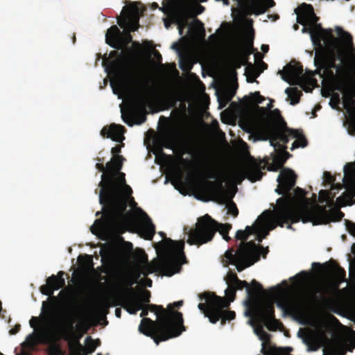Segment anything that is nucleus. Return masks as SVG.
I'll use <instances>...</instances> for the list:
<instances>
[{
    "instance_id": "nucleus-6",
    "label": "nucleus",
    "mask_w": 355,
    "mask_h": 355,
    "mask_svg": "<svg viewBox=\"0 0 355 355\" xmlns=\"http://www.w3.org/2000/svg\"><path fill=\"white\" fill-rule=\"evenodd\" d=\"M273 147L276 154L272 157V163L269 166V170L277 171L281 169L277 179L278 187L275 191L279 195L291 193L290 191L295 186L297 175L292 169L283 167L291 155L286 151V144H284L282 141H279V145Z\"/></svg>"
},
{
    "instance_id": "nucleus-34",
    "label": "nucleus",
    "mask_w": 355,
    "mask_h": 355,
    "mask_svg": "<svg viewBox=\"0 0 355 355\" xmlns=\"http://www.w3.org/2000/svg\"><path fill=\"white\" fill-rule=\"evenodd\" d=\"M243 99L248 103H255L257 108L258 110H260L264 112H266V108L265 107H261L257 104L261 103L264 100L265 98L262 96L259 92H255L254 93H251L249 96H245Z\"/></svg>"
},
{
    "instance_id": "nucleus-2",
    "label": "nucleus",
    "mask_w": 355,
    "mask_h": 355,
    "mask_svg": "<svg viewBox=\"0 0 355 355\" xmlns=\"http://www.w3.org/2000/svg\"><path fill=\"white\" fill-rule=\"evenodd\" d=\"M124 159L121 155L113 157L107 163V174L103 173L101 175V181L99 182V187H101L99 202L103 205L104 214L103 218L96 219L91 227L93 234L104 230L107 225L118 234H123L128 230L129 216L125 213L127 201L116 193V187L113 182V178L121 169Z\"/></svg>"
},
{
    "instance_id": "nucleus-10",
    "label": "nucleus",
    "mask_w": 355,
    "mask_h": 355,
    "mask_svg": "<svg viewBox=\"0 0 355 355\" xmlns=\"http://www.w3.org/2000/svg\"><path fill=\"white\" fill-rule=\"evenodd\" d=\"M165 243V248L173 252L175 256L162 260L159 268L164 275L171 277L179 272L181 270V265L186 263V257L183 251L184 242L166 239Z\"/></svg>"
},
{
    "instance_id": "nucleus-59",
    "label": "nucleus",
    "mask_w": 355,
    "mask_h": 355,
    "mask_svg": "<svg viewBox=\"0 0 355 355\" xmlns=\"http://www.w3.org/2000/svg\"><path fill=\"white\" fill-rule=\"evenodd\" d=\"M150 305V304L146 306L143 305V308L141 309V312L140 313V317L143 318V319H146V316L148 314V311H151Z\"/></svg>"
},
{
    "instance_id": "nucleus-26",
    "label": "nucleus",
    "mask_w": 355,
    "mask_h": 355,
    "mask_svg": "<svg viewBox=\"0 0 355 355\" xmlns=\"http://www.w3.org/2000/svg\"><path fill=\"white\" fill-rule=\"evenodd\" d=\"M303 11L301 15H297V21L306 26L307 23L315 24L318 20V17L314 13L313 7L311 4L303 3Z\"/></svg>"
},
{
    "instance_id": "nucleus-63",
    "label": "nucleus",
    "mask_w": 355,
    "mask_h": 355,
    "mask_svg": "<svg viewBox=\"0 0 355 355\" xmlns=\"http://www.w3.org/2000/svg\"><path fill=\"white\" fill-rule=\"evenodd\" d=\"M20 329H21V325L19 324H15V326L13 328H12L9 331V333L11 335H15L19 331Z\"/></svg>"
},
{
    "instance_id": "nucleus-64",
    "label": "nucleus",
    "mask_w": 355,
    "mask_h": 355,
    "mask_svg": "<svg viewBox=\"0 0 355 355\" xmlns=\"http://www.w3.org/2000/svg\"><path fill=\"white\" fill-rule=\"evenodd\" d=\"M329 192L327 190H320L319 192V196L320 198H324L326 200L329 198Z\"/></svg>"
},
{
    "instance_id": "nucleus-8",
    "label": "nucleus",
    "mask_w": 355,
    "mask_h": 355,
    "mask_svg": "<svg viewBox=\"0 0 355 355\" xmlns=\"http://www.w3.org/2000/svg\"><path fill=\"white\" fill-rule=\"evenodd\" d=\"M231 228V224L218 223L209 215L205 214L198 218L196 227L190 232L187 242L190 245H200L211 241L217 231L225 236Z\"/></svg>"
},
{
    "instance_id": "nucleus-53",
    "label": "nucleus",
    "mask_w": 355,
    "mask_h": 355,
    "mask_svg": "<svg viewBox=\"0 0 355 355\" xmlns=\"http://www.w3.org/2000/svg\"><path fill=\"white\" fill-rule=\"evenodd\" d=\"M236 239L237 240H241V243H240V245L243 243H246L247 242H245L248 240V236L246 234V232H244L243 230H238L236 232Z\"/></svg>"
},
{
    "instance_id": "nucleus-29",
    "label": "nucleus",
    "mask_w": 355,
    "mask_h": 355,
    "mask_svg": "<svg viewBox=\"0 0 355 355\" xmlns=\"http://www.w3.org/2000/svg\"><path fill=\"white\" fill-rule=\"evenodd\" d=\"M332 266H329V263H325L324 264L322 265L320 263H313L312 266L313 267H318L320 268H325L327 267L329 268V272H333L334 275V279L342 282L345 281V270L337 265L334 262V261H332Z\"/></svg>"
},
{
    "instance_id": "nucleus-15",
    "label": "nucleus",
    "mask_w": 355,
    "mask_h": 355,
    "mask_svg": "<svg viewBox=\"0 0 355 355\" xmlns=\"http://www.w3.org/2000/svg\"><path fill=\"white\" fill-rule=\"evenodd\" d=\"M272 125H276L282 130H284L286 128H288L278 109H275L270 112L267 121L263 125L261 131L257 135L259 140H269L271 144V139H276L275 135H273L270 131V128Z\"/></svg>"
},
{
    "instance_id": "nucleus-47",
    "label": "nucleus",
    "mask_w": 355,
    "mask_h": 355,
    "mask_svg": "<svg viewBox=\"0 0 355 355\" xmlns=\"http://www.w3.org/2000/svg\"><path fill=\"white\" fill-rule=\"evenodd\" d=\"M236 289L232 285H228V287L225 290L226 297H225L227 301L233 302L236 297Z\"/></svg>"
},
{
    "instance_id": "nucleus-49",
    "label": "nucleus",
    "mask_w": 355,
    "mask_h": 355,
    "mask_svg": "<svg viewBox=\"0 0 355 355\" xmlns=\"http://www.w3.org/2000/svg\"><path fill=\"white\" fill-rule=\"evenodd\" d=\"M348 260L349 261V275L352 279H355V256L352 257L351 254H348Z\"/></svg>"
},
{
    "instance_id": "nucleus-30",
    "label": "nucleus",
    "mask_w": 355,
    "mask_h": 355,
    "mask_svg": "<svg viewBox=\"0 0 355 355\" xmlns=\"http://www.w3.org/2000/svg\"><path fill=\"white\" fill-rule=\"evenodd\" d=\"M343 182L347 184L349 182L352 187L353 193L355 196V162L347 163L344 167Z\"/></svg>"
},
{
    "instance_id": "nucleus-42",
    "label": "nucleus",
    "mask_w": 355,
    "mask_h": 355,
    "mask_svg": "<svg viewBox=\"0 0 355 355\" xmlns=\"http://www.w3.org/2000/svg\"><path fill=\"white\" fill-rule=\"evenodd\" d=\"M37 344V337L35 334H29L24 343L22 344L23 347L28 349H33Z\"/></svg>"
},
{
    "instance_id": "nucleus-13",
    "label": "nucleus",
    "mask_w": 355,
    "mask_h": 355,
    "mask_svg": "<svg viewBox=\"0 0 355 355\" xmlns=\"http://www.w3.org/2000/svg\"><path fill=\"white\" fill-rule=\"evenodd\" d=\"M234 278V284L232 286L235 288L236 291L242 290L245 288L249 298L255 299L259 297L260 295H265L267 293V291L263 289L262 285L255 279L251 282V287H250L246 281L239 279L237 275H235ZM279 289V287L278 286L277 287H272L268 291V294L271 297H274Z\"/></svg>"
},
{
    "instance_id": "nucleus-55",
    "label": "nucleus",
    "mask_w": 355,
    "mask_h": 355,
    "mask_svg": "<svg viewBox=\"0 0 355 355\" xmlns=\"http://www.w3.org/2000/svg\"><path fill=\"white\" fill-rule=\"evenodd\" d=\"M306 194V191L300 187H297L294 189V195L300 200L304 199Z\"/></svg>"
},
{
    "instance_id": "nucleus-7",
    "label": "nucleus",
    "mask_w": 355,
    "mask_h": 355,
    "mask_svg": "<svg viewBox=\"0 0 355 355\" xmlns=\"http://www.w3.org/2000/svg\"><path fill=\"white\" fill-rule=\"evenodd\" d=\"M247 315L251 318L249 322L257 336L265 331L263 326L269 331H275L283 325L275 318L274 302L272 300L256 303Z\"/></svg>"
},
{
    "instance_id": "nucleus-45",
    "label": "nucleus",
    "mask_w": 355,
    "mask_h": 355,
    "mask_svg": "<svg viewBox=\"0 0 355 355\" xmlns=\"http://www.w3.org/2000/svg\"><path fill=\"white\" fill-rule=\"evenodd\" d=\"M259 339L262 341V347L261 352L262 353L263 349H268L270 346V335L266 331L263 332L261 336H259Z\"/></svg>"
},
{
    "instance_id": "nucleus-3",
    "label": "nucleus",
    "mask_w": 355,
    "mask_h": 355,
    "mask_svg": "<svg viewBox=\"0 0 355 355\" xmlns=\"http://www.w3.org/2000/svg\"><path fill=\"white\" fill-rule=\"evenodd\" d=\"M119 51L110 53V57L115 58L110 62L111 70L119 78L121 84L125 83L136 89L135 105L137 108L145 110L151 94L141 62L130 49Z\"/></svg>"
},
{
    "instance_id": "nucleus-1",
    "label": "nucleus",
    "mask_w": 355,
    "mask_h": 355,
    "mask_svg": "<svg viewBox=\"0 0 355 355\" xmlns=\"http://www.w3.org/2000/svg\"><path fill=\"white\" fill-rule=\"evenodd\" d=\"M270 211H266L259 217L268 232L279 225L282 227L287 225L288 229H292L291 224L300 221L306 223L311 222L313 225H327L330 222L340 221L345 214L340 209L327 210L324 206L309 207L307 203L295 202L292 193L286 194V197L277 200L273 221L270 220Z\"/></svg>"
},
{
    "instance_id": "nucleus-38",
    "label": "nucleus",
    "mask_w": 355,
    "mask_h": 355,
    "mask_svg": "<svg viewBox=\"0 0 355 355\" xmlns=\"http://www.w3.org/2000/svg\"><path fill=\"white\" fill-rule=\"evenodd\" d=\"M285 92L288 94V98H291V105H295L300 102V96L302 94L296 87H288Z\"/></svg>"
},
{
    "instance_id": "nucleus-43",
    "label": "nucleus",
    "mask_w": 355,
    "mask_h": 355,
    "mask_svg": "<svg viewBox=\"0 0 355 355\" xmlns=\"http://www.w3.org/2000/svg\"><path fill=\"white\" fill-rule=\"evenodd\" d=\"M323 178L324 182H326L329 184H332V189H340L342 188V184H340V183L334 184L335 178L333 175H331V174L329 172L324 171L323 174Z\"/></svg>"
},
{
    "instance_id": "nucleus-57",
    "label": "nucleus",
    "mask_w": 355,
    "mask_h": 355,
    "mask_svg": "<svg viewBox=\"0 0 355 355\" xmlns=\"http://www.w3.org/2000/svg\"><path fill=\"white\" fill-rule=\"evenodd\" d=\"M50 355H62V351L58 345H54L51 347Z\"/></svg>"
},
{
    "instance_id": "nucleus-31",
    "label": "nucleus",
    "mask_w": 355,
    "mask_h": 355,
    "mask_svg": "<svg viewBox=\"0 0 355 355\" xmlns=\"http://www.w3.org/2000/svg\"><path fill=\"white\" fill-rule=\"evenodd\" d=\"M344 40L347 50L346 60L350 64L355 66V46L354 47L352 37L349 33H345Z\"/></svg>"
},
{
    "instance_id": "nucleus-24",
    "label": "nucleus",
    "mask_w": 355,
    "mask_h": 355,
    "mask_svg": "<svg viewBox=\"0 0 355 355\" xmlns=\"http://www.w3.org/2000/svg\"><path fill=\"white\" fill-rule=\"evenodd\" d=\"M124 131L125 128L123 125L112 123L110 126H104L101 131V135L103 137L110 138L114 141L120 142L124 138L123 136Z\"/></svg>"
},
{
    "instance_id": "nucleus-11",
    "label": "nucleus",
    "mask_w": 355,
    "mask_h": 355,
    "mask_svg": "<svg viewBox=\"0 0 355 355\" xmlns=\"http://www.w3.org/2000/svg\"><path fill=\"white\" fill-rule=\"evenodd\" d=\"M270 132L275 135L276 139H271L270 145L272 146H276L279 145V141H282L284 144H286L291 137L296 138V140L292 144L291 149H294L299 147H305L308 144V141L299 130H293L289 128H286L284 130H279L276 125H272L270 128Z\"/></svg>"
},
{
    "instance_id": "nucleus-16",
    "label": "nucleus",
    "mask_w": 355,
    "mask_h": 355,
    "mask_svg": "<svg viewBox=\"0 0 355 355\" xmlns=\"http://www.w3.org/2000/svg\"><path fill=\"white\" fill-rule=\"evenodd\" d=\"M211 306H214V315L210 318V322L216 324L220 319H221V324L224 325L226 320H232L236 317V313L234 311L226 310L230 306V302L227 301L225 297H219L216 298L214 302H211Z\"/></svg>"
},
{
    "instance_id": "nucleus-40",
    "label": "nucleus",
    "mask_w": 355,
    "mask_h": 355,
    "mask_svg": "<svg viewBox=\"0 0 355 355\" xmlns=\"http://www.w3.org/2000/svg\"><path fill=\"white\" fill-rule=\"evenodd\" d=\"M245 72L248 73V82L252 83L260 74L261 71H259L257 67L250 62H247Z\"/></svg>"
},
{
    "instance_id": "nucleus-9",
    "label": "nucleus",
    "mask_w": 355,
    "mask_h": 355,
    "mask_svg": "<svg viewBox=\"0 0 355 355\" xmlns=\"http://www.w3.org/2000/svg\"><path fill=\"white\" fill-rule=\"evenodd\" d=\"M224 265H235L239 272L253 265L260 259V252L254 241L239 245L236 252L234 249H230L225 253Z\"/></svg>"
},
{
    "instance_id": "nucleus-37",
    "label": "nucleus",
    "mask_w": 355,
    "mask_h": 355,
    "mask_svg": "<svg viewBox=\"0 0 355 355\" xmlns=\"http://www.w3.org/2000/svg\"><path fill=\"white\" fill-rule=\"evenodd\" d=\"M116 175H118V178H116V176L114 177L113 178V182H114V180L116 179V180L118 182L119 184H123L124 186V189L125 190V192L128 194V195H130L132 192V189L131 187L126 184H125V173H121V172H118ZM114 185H115V187H116V193L120 196L122 199L125 200L126 201V200L125 198H123L119 193V191H118V187L116 185L115 183H114Z\"/></svg>"
},
{
    "instance_id": "nucleus-19",
    "label": "nucleus",
    "mask_w": 355,
    "mask_h": 355,
    "mask_svg": "<svg viewBox=\"0 0 355 355\" xmlns=\"http://www.w3.org/2000/svg\"><path fill=\"white\" fill-rule=\"evenodd\" d=\"M116 297L119 302L116 305H121L130 314H136L143 308L141 300L138 297L127 296L126 291H123L120 297Z\"/></svg>"
},
{
    "instance_id": "nucleus-22",
    "label": "nucleus",
    "mask_w": 355,
    "mask_h": 355,
    "mask_svg": "<svg viewBox=\"0 0 355 355\" xmlns=\"http://www.w3.org/2000/svg\"><path fill=\"white\" fill-rule=\"evenodd\" d=\"M142 222L139 225V232L146 240H152L155 234V227L148 214L141 211Z\"/></svg>"
},
{
    "instance_id": "nucleus-39",
    "label": "nucleus",
    "mask_w": 355,
    "mask_h": 355,
    "mask_svg": "<svg viewBox=\"0 0 355 355\" xmlns=\"http://www.w3.org/2000/svg\"><path fill=\"white\" fill-rule=\"evenodd\" d=\"M319 62H320V64L322 65L324 67H327V68L330 67V68H336V69L339 68V67L336 65L334 58H333L331 60H327V58L323 54H321V55L316 54L315 55V65H317Z\"/></svg>"
},
{
    "instance_id": "nucleus-56",
    "label": "nucleus",
    "mask_w": 355,
    "mask_h": 355,
    "mask_svg": "<svg viewBox=\"0 0 355 355\" xmlns=\"http://www.w3.org/2000/svg\"><path fill=\"white\" fill-rule=\"evenodd\" d=\"M97 160L99 162L98 163H97L96 164V168L100 171H102L103 173H105V174H107V166H105L103 164V159H100V158H97Z\"/></svg>"
},
{
    "instance_id": "nucleus-23",
    "label": "nucleus",
    "mask_w": 355,
    "mask_h": 355,
    "mask_svg": "<svg viewBox=\"0 0 355 355\" xmlns=\"http://www.w3.org/2000/svg\"><path fill=\"white\" fill-rule=\"evenodd\" d=\"M220 296L216 295L214 293L205 292L199 295L201 300H205L206 303L198 304V309L204 313L205 316L209 318L214 315V306H211V302H214L216 298H219Z\"/></svg>"
},
{
    "instance_id": "nucleus-62",
    "label": "nucleus",
    "mask_w": 355,
    "mask_h": 355,
    "mask_svg": "<svg viewBox=\"0 0 355 355\" xmlns=\"http://www.w3.org/2000/svg\"><path fill=\"white\" fill-rule=\"evenodd\" d=\"M121 145L116 146L112 148L111 153L114 155V157L116 155H119V153H121Z\"/></svg>"
},
{
    "instance_id": "nucleus-32",
    "label": "nucleus",
    "mask_w": 355,
    "mask_h": 355,
    "mask_svg": "<svg viewBox=\"0 0 355 355\" xmlns=\"http://www.w3.org/2000/svg\"><path fill=\"white\" fill-rule=\"evenodd\" d=\"M121 279L122 284L124 286L120 288L116 294V296L120 297V294L123 291H126L127 296H132L135 294V292L132 286L137 283L136 281L134 280L133 277L130 275L123 276Z\"/></svg>"
},
{
    "instance_id": "nucleus-48",
    "label": "nucleus",
    "mask_w": 355,
    "mask_h": 355,
    "mask_svg": "<svg viewBox=\"0 0 355 355\" xmlns=\"http://www.w3.org/2000/svg\"><path fill=\"white\" fill-rule=\"evenodd\" d=\"M85 347L87 349L89 352L93 353L96 350L97 345H96V342L92 338L91 336H87L85 338Z\"/></svg>"
},
{
    "instance_id": "nucleus-18",
    "label": "nucleus",
    "mask_w": 355,
    "mask_h": 355,
    "mask_svg": "<svg viewBox=\"0 0 355 355\" xmlns=\"http://www.w3.org/2000/svg\"><path fill=\"white\" fill-rule=\"evenodd\" d=\"M355 348V342L348 343V340L339 339L334 340L323 349L322 355H345Z\"/></svg>"
},
{
    "instance_id": "nucleus-60",
    "label": "nucleus",
    "mask_w": 355,
    "mask_h": 355,
    "mask_svg": "<svg viewBox=\"0 0 355 355\" xmlns=\"http://www.w3.org/2000/svg\"><path fill=\"white\" fill-rule=\"evenodd\" d=\"M257 225L254 226H246L244 232H246V234L249 236L250 235L257 232Z\"/></svg>"
},
{
    "instance_id": "nucleus-17",
    "label": "nucleus",
    "mask_w": 355,
    "mask_h": 355,
    "mask_svg": "<svg viewBox=\"0 0 355 355\" xmlns=\"http://www.w3.org/2000/svg\"><path fill=\"white\" fill-rule=\"evenodd\" d=\"M64 272L59 271L57 275H52L46 279V284L40 286V292L45 295L52 296L54 291L65 286Z\"/></svg>"
},
{
    "instance_id": "nucleus-41",
    "label": "nucleus",
    "mask_w": 355,
    "mask_h": 355,
    "mask_svg": "<svg viewBox=\"0 0 355 355\" xmlns=\"http://www.w3.org/2000/svg\"><path fill=\"white\" fill-rule=\"evenodd\" d=\"M80 337V336L74 340L73 343H70V347L76 350L77 355H88L91 354L85 347L80 344L79 341Z\"/></svg>"
},
{
    "instance_id": "nucleus-28",
    "label": "nucleus",
    "mask_w": 355,
    "mask_h": 355,
    "mask_svg": "<svg viewBox=\"0 0 355 355\" xmlns=\"http://www.w3.org/2000/svg\"><path fill=\"white\" fill-rule=\"evenodd\" d=\"M61 336H63L66 340L68 338L67 329L66 327H62L56 329H49L42 334L43 340L46 343L55 342L60 339Z\"/></svg>"
},
{
    "instance_id": "nucleus-50",
    "label": "nucleus",
    "mask_w": 355,
    "mask_h": 355,
    "mask_svg": "<svg viewBox=\"0 0 355 355\" xmlns=\"http://www.w3.org/2000/svg\"><path fill=\"white\" fill-rule=\"evenodd\" d=\"M178 144V137L176 134L171 135L167 139L165 146L168 148H173Z\"/></svg>"
},
{
    "instance_id": "nucleus-54",
    "label": "nucleus",
    "mask_w": 355,
    "mask_h": 355,
    "mask_svg": "<svg viewBox=\"0 0 355 355\" xmlns=\"http://www.w3.org/2000/svg\"><path fill=\"white\" fill-rule=\"evenodd\" d=\"M345 226L348 232L355 236V223H353L349 220H345Z\"/></svg>"
},
{
    "instance_id": "nucleus-4",
    "label": "nucleus",
    "mask_w": 355,
    "mask_h": 355,
    "mask_svg": "<svg viewBox=\"0 0 355 355\" xmlns=\"http://www.w3.org/2000/svg\"><path fill=\"white\" fill-rule=\"evenodd\" d=\"M183 304L180 300L169 304L166 309L162 305H150L151 312L157 315V320L150 318L142 319L139 331L146 336L150 337L158 345L160 342L178 337L186 331L182 313L175 311Z\"/></svg>"
},
{
    "instance_id": "nucleus-36",
    "label": "nucleus",
    "mask_w": 355,
    "mask_h": 355,
    "mask_svg": "<svg viewBox=\"0 0 355 355\" xmlns=\"http://www.w3.org/2000/svg\"><path fill=\"white\" fill-rule=\"evenodd\" d=\"M169 19L172 23L176 24L178 25L179 33L180 35H182L183 33V30L186 28L187 25V13L169 17Z\"/></svg>"
},
{
    "instance_id": "nucleus-52",
    "label": "nucleus",
    "mask_w": 355,
    "mask_h": 355,
    "mask_svg": "<svg viewBox=\"0 0 355 355\" xmlns=\"http://www.w3.org/2000/svg\"><path fill=\"white\" fill-rule=\"evenodd\" d=\"M277 306L286 313L290 309L289 303L285 300H279L277 302Z\"/></svg>"
},
{
    "instance_id": "nucleus-20",
    "label": "nucleus",
    "mask_w": 355,
    "mask_h": 355,
    "mask_svg": "<svg viewBox=\"0 0 355 355\" xmlns=\"http://www.w3.org/2000/svg\"><path fill=\"white\" fill-rule=\"evenodd\" d=\"M159 10L167 15L168 18L187 13L182 7V0H164Z\"/></svg>"
},
{
    "instance_id": "nucleus-61",
    "label": "nucleus",
    "mask_w": 355,
    "mask_h": 355,
    "mask_svg": "<svg viewBox=\"0 0 355 355\" xmlns=\"http://www.w3.org/2000/svg\"><path fill=\"white\" fill-rule=\"evenodd\" d=\"M261 230H263V232H266V234L264 235H261L258 234V241L261 242L263 239L266 237L267 235H268V230L266 227H262L261 228Z\"/></svg>"
},
{
    "instance_id": "nucleus-12",
    "label": "nucleus",
    "mask_w": 355,
    "mask_h": 355,
    "mask_svg": "<svg viewBox=\"0 0 355 355\" xmlns=\"http://www.w3.org/2000/svg\"><path fill=\"white\" fill-rule=\"evenodd\" d=\"M223 183V181L221 180L216 181L207 180L204 182L202 187L213 198L223 200V201L230 200V202L227 206V212L236 217L239 214V209L236 205L231 200L233 196L227 198L225 196Z\"/></svg>"
},
{
    "instance_id": "nucleus-5",
    "label": "nucleus",
    "mask_w": 355,
    "mask_h": 355,
    "mask_svg": "<svg viewBox=\"0 0 355 355\" xmlns=\"http://www.w3.org/2000/svg\"><path fill=\"white\" fill-rule=\"evenodd\" d=\"M139 2H132L123 7L121 16L118 18L117 22L123 31H121L117 26L113 25L107 29L105 34L106 43L111 47L117 50H128V46L132 43L134 46H140L138 42H132L131 32L139 29V19L146 10L145 8L140 7Z\"/></svg>"
},
{
    "instance_id": "nucleus-44",
    "label": "nucleus",
    "mask_w": 355,
    "mask_h": 355,
    "mask_svg": "<svg viewBox=\"0 0 355 355\" xmlns=\"http://www.w3.org/2000/svg\"><path fill=\"white\" fill-rule=\"evenodd\" d=\"M235 94L236 89L227 87L223 91L221 98L225 101V103H227L232 100Z\"/></svg>"
},
{
    "instance_id": "nucleus-51",
    "label": "nucleus",
    "mask_w": 355,
    "mask_h": 355,
    "mask_svg": "<svg viewBox=\"0 0 355 355\" xmlns=\"http://www.w3.org/2000/svg\"><path fill=\"white\" fill-rule=\"evenodd\" d=\"M78 318V313L76 311L73 312L67 318V327L71 329H73V324L74 322Z\"/></svg>"
},
{
    "instance_id": "nucleus-27",
    "label": "nucleus",
    "mask_w": 355,
    "mask_h": 355,
    "mask_svg": "<svg viewBox=\"0 0 355 355\" xmlns=\"http://www.w3.org/2000/svg\"><path fill=\"white\" fill-rule=\"evenodd\" d=\"M338 89L349 96L352 105L355 104V77L347 76L340 83Z\"/></svg>"
},
{
    "instance_id": "nucleus-46",
    "label": "nucleus",
    "mask_w": 355,
    "mask_h": 355,
    "mask_svg": "<svg viewBox=\"0 0 355 355\" xmlns=\"http://www.w3.org/2000/svg\"><path fill=\"white\" fill-rule=\"evenodd\" d=\"M134 297H138L141 301V303L143 305H149L148 303L150 302V292L148 290H144L142 293V294L139 296L136 295L135 293L132 295Z\"/></svg>"
},
{
    "instance_id": "nucleus-35",
    "label": "nucleus",
    "mask_w": 355,
    "mask_h": 355,
    "mask_svg": "<svg viewBox=\"0 0 355 355\" xmlns=\"http://www.w3.org/2000/svg\"><path fill=\"white\" fill-rule=\"evenodd\" d=\"M317 28H319L320 31L315 33L313 30H310L309 33L311 35V38L312 40L313 44L315 46H321V42L322 40H324V33L325 30H324L320 24H317Z\"/></svg>"
},
{
    "instance_id": "nucleus-58",
    "label": "nucleus",
    "mask_w": 355,
    "mask_h": 355,
    "mask_svg": "<svg viewBox=\"0 0 355 355\" xmlns=\"http://www.w3.org/2000/svg\"><path fill=\"white\" fill-rule=\"evenodd\" d=\"M142 274L144 275H148L152 272H154L153 267L150 266V264L147 263L145 266H144L141 268Z\"/></svg>"
},
{
    "instance_id": "nucleus-21",
    "label": "nucleus",
    "mask_w": 355,
    "mask_h": 355,
    "mask_svg": "<svg viewBox=\"0 0 355 355\" xmlns=\"http://www.w3.org/2000/svg\"><path fill=\"white\" fill-rule=\"evenodd\" d=\"M238 5L246 9L249 14H255L257 15L264 13L268 6L261 0H236Z\"/></svg>"
},
{
    "instance_id": "nucleus-33",
    "label": "nucleus",
    "mask_w": 355,
    "mask_h": 355,
    "mask_svg": "<svg viewBox=\"0 0 355 355\" xmlns=\"http://www.w3.org/2000/svg\"><path fill=\"white\" fill-rule=\"evenodd\" d=\"M246 173L248 179L252 182L260 180L263 175L259 164L250 166L246 170Z\"/></svg>"
},
{
    "instance_id": "nucleus-14",
    "label": "nucleus",
    "mask_w": 355,
    "mask_h": 355,
    "mask_svg": "<svg viewBox=\"0 0 355 355\" xmlns=\"http://www.w3.org/2000/svg\"><path fill=\"white\" fill-rule=\"evenodd\" d=\"M303 71L304 69L301 63L293 60L286 64L284 70H279L278 74L281 75L282 78L284 81L291 85H301L304 83L306 79L311 78V75L306 77L303 74Z\"/></svg>"
},
{
    "instance_id": "nucleus-25",
    "label": "nucleus",
    "mask_w": 355,
    "mask_h": 355,
    "mask_svg": "<svg viewBox=\"0 0 355 355\" xmlns=\"http://www.w3.org/2000/svg\"><path fill=\"white\" fill-rule=\"evenodd\" d=\"M340 282L334 279L332 282L327 284L323 287V293L324 295H331L330 297H324L323 301L326 304H334L336 302V297L335 295L340 291L339 286Z\"/></svg>"
}]
</instances>
